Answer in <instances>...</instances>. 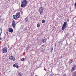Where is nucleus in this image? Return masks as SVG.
<instances>
[{
	"label": "nucleus",
	"instance_id": "nucleus-15",
	"mask_svg": "<svg viewBox=\"0 0 76 76\" xmlns=\"http://www.w3.org/2000/svg\"><path fill=\"white\" fill-rule=\"evenodd\" d=\"M75 66H74L73 67L72 69V71H73V72L74 71H75Z\"/></svg>",
	"mask_w": 76,
	"mask_h": 76
},
{
	"label": "nucleus",
	"instance_id": "nucleus-4",
	"mask_svg": "<svg viewBox=\"0 0 76 76\" xmlns=\"http://www.w3.org/2000/svg\"><path fill=\"white\" fill-rule=\"evenodd\" d=\"M9 58L10 60H12L13 61H15V58L14 57H13V56H10L9 57Z\"/></svg>",
	"mask_w": 76,
	"mask_h": 76
},
{
	"label": "nucleus",
	"instance_id": "nucleus-6",
	"mask_svg": "<svg viewBox=\"0 0 76 76\" xmlns=\"http://www.w3.org/2000/svg\"><path fill=\"white\" fill-rule=\"evenodd\" d=\"M3 51L4 54H5V53H6V52H7V48H3Z\"/></svg>",
	"mask_w": 76,
	"mask_h": 76
},
{
	"label": "nucleus",
	"instance_id": "nucleus-1",
	"mask_svg": "<svg viewBox=\"0 0 76 76\" xmlns=\"http://www.w3.org/2000/svg\"><path fill=\"white\" fill-rule=\"evenodd\" d=\"M28 4V1L26 0H23L21 4V7H25Z\"/></svg>",
	"mask_w": 76,
	"mask_h": 76
},
{
	"label": "nucleus",
	"instance_id": "nucleus-18",
	"mask_svg": "<svg viewBox=\"0 0 76 76\" xmlns=\"http://www.w3.org/2000/svg\"><path fill=\"white\" fill-rule=\"evenodd\" d=\"M37 26L38 28H39L40 27V24L39 23L37 25Z\"/></svg>",
	"mask_w": 76,
	"mask_h": 76
},
{
	"label": "nucleus",
	"instance_id": "nucleus-20",
	"mask_svg": "<svg viewBox=\"0 0 76 76\" xmlns=\"http://www.w3.org/2000/svg\"><path fill=\"white\" fill-rule=\"evenodd\" d=\"M42 23H45V21L44 20H43L42 21Z\"/></svg>",
	"mask_w": 76,
	"mask_h": 76
},
{
	"label": "nucleus",
	"instance_id": "nucleus-10",
	"mask_svg": "<svg viewBox=\"0 0 76 76\" xmlns=\"http://www.w3.org/2000/svg\"><path fill=\"white\" fill-rule=\"evenodd\" d=\"M17 16H16V15H14L13 16V18L14 19H17Z\"/></svg>",
	"mask_w": 76,
	"mask_h": 76
},
{
	"label": "nucleus",
	"instance_id": "nucleus-33",
	"mask_svg": "<svg viewBox=\"0 0 76 76\" xmlns=\"http://www.w3.org/2000/svg\"><path fill=\"white\" fill-rule=\"evenodd\" d=\"M1 22V18H0V22Z\"/></svg>",
	"mask_w": 76,
	"mask_h": 76
},
{
	"label": "nucleus",
	"instance_id": "nucleus-30",
	"mask_svg": "<svg viewBox=\"0 0 76 76\" xmlns=\"http://www.w3.org/2000/svg\"><path fill=\"white\" fill-rule=\"evenodd\" d=\"M44 45H42V47H44Z\"/></svg>",
	"mask_w": 76,
	"mask_h": 76
},
{
	"label": "nucleus",
	"instance_id": "nucleus-31",
	"mask_svg": "<svg viewBox=\"0 0 76 76\" xmlns=\"http://www.w3.org/2000/svg\"><path fill=\"white\" fill-rule=\"evenodd\" d=\"M2 39V38H1V37H0V40H1V39Z\"/></svg>",
	"mask_w": 76,
	"mask_h": 76
},
{
	"label": "nucleus",
	"instance_id": "nucleus-19",
	"mask_svg": "<svg viewBox=\"0 0 76 76\" xmlns=\"http://www.w3.org/2000/svg\"><path fill=\"white\" fill-rule=\"evenodd\" d=\"M24 59H25V58H23L21 59V61H23L24 60Z\"/></svg>",
	"mask_w": 76,
	"mask_h": 76
},
{
	"label": "nucleus",
	"instance_id": "nucleus-34",
	"mask_svg": "<svg viewBox=\"0 0 76 76\" xmlns=\"http://www.w3.org/2000/svg\"><path fill=\"white\" fill-rule=\"evenodd\" d=\"M55 47H56V44L55 45Z\"/></svg>",
	"mask_w": 76,
	"mask_h": 76
},
{
	"label": "nucleus",
	"instance_id": "nucleus-16",
	"mask_svg": "<svg viewBox=\"0 0 76 76\" xmlns=\"http://www.w3.org/2000/svg\"><path fill=\"white\" fill-rule=\"evenodd\" d=\"M1 33H2V29L1 28H0V35L1 34Z\"/></svg>",
	"mask_w": 76,
	"mask_h": 76
},
{
	"label": "nucleus",
	"instance_id": "nucleus-3",
	"mask_svg": "<svg viewBox=\"0 0 76 76\" xmlns=\"http://www.w3.org/2000/svg\"><path fill=\"white\" fill-rule=\"evenodd\" d=\"M12 25L13 28H15L16 27V24H15V21L14 20H13L12 23Z\"/></svg>",
	"mask_w": 76,
	"mask_h": 76
},
{
	"label": "nucleus",
	"instance_id": "nucleus-27",
	"mask_svg": "<svg viewBox=\"0 0 76 76\" xmlns=\"http://www.w3.org/2000/svg\"><path fill=\"white\" fill-rule=\"evenodd\" d=\"M61 42V41H59L58 42V43H59V44H60V43Z\"/></svg>",
	"mask_w": 76,
	"mask_h": 76
},
{
	"label": "nucleus",
	"instance_id": "nucleus-5",
	"mask_svg": "<svg viewBox=\"0 0 76 76\" xmlns=\"http://www.w3.org/2000/svg\"><path fill=\"white\" fill-rule=\"evenodd\" d=\"M13 67H16L17 69H18L19 68V66L18 65V64L17 63H15L13 65Z\"/></svg>",
	"mask_w": 76,
	"mask_h": 76
},
{
	"label": "nucleus",
	"instance_id": "nucleus-35",
	"mask_svg": "<svg viewBox=\"0 0 76 76\" xmlns=\"http://www.w3.org/2000/svg\"><path fill=\"white\" fill-rule=\"evenodd\" d=\"M62 58V57H60V58Z\"/></svg>",
	"mask_w": 76,
	"mask_h": 76
},
{
	"label": "nucleus",
	"instance_id": "nucleus-36",
	"mask_svg": "<svg viewBox=\"0 0 76 76\" xmlns=\"http://www.w3.org/2000/svg\"><path fill=\"white\" fill-rule=\"evenodd\" d=\"M63 44V43L62 42L61 44Z\"/></svg>",
	"mask_w": 76,
	"mask_h": 76
},
{
	"label": "nucleus",
	"instance_id": "nucleus-28",
	"mask_svg": "<svg viewBox=\"0 0 76 76\" xmlns=\"http://www.w3.org/2000/svg\"><path fill=\"white\" fill-rule=\"evenodd\" d=\"M67 22H69V19H67Z\"/></svg>",
	"mask_w": 76,
	"mask_h": 76
},
{
	"label": "nucleus",
	"instance_id": "nucleus-23",
	"mask_svg": "<svg viewBox=\"0 0 76 76\" xmlns=\"http://www.w3.org/2000/svg\"><path fill=\"white\" fill-rule=\"evenodd\" d=\"M44 51V49H41V52H43V51Z\"/></svg>",
	"mask_w": 76,
	"mask_h": 76
},
{
	"label": "nucleus",
	"instance_id": "nucleus-21",
	"mask_svg": "<svg viewBox=\"0 0 76 76\" xmlns=\"http://www.w3.org/2000/svg\"><path fill=\"white\" fill-rule=\"evenodd\" d=\"M26 49L27 50H29V46H28L27 47Z\"/></svg>",
	"mask_w": 76,
	"mask_h": 76
},
{
	"label": "nucleus",
	"instance_id": "nucleus-13",
	"mask_svg": "<svg viewBox=\"0 0 76 76\" xmlns=\"http://www.w3.org/2000/svg\"><path fill=\"white\" fill-rule=\"evenodd\" d=\"M46 42V39H42L43 43H44V42Z\"/></svg>",
	"mask_w": 76,
	"mask_h": 76
},
{
	"label": "nucleus",
	"instance_id": "nucleus-9",
	"mask_svg": "<svg viewBox=\"0 0 76 76\" xmlns=\"http://www.w3.org/2000/svg\"><path fill=\"white\" fill-rule=\"evenodd\" d=\"M28 20H29V18L28 17H26L25 19V22H28Z\"/></svg>",
	"mask_w": 76,
	"mask_h": 76
},
{
	"label": "nucleus",
	"instance_id": "nucleus-22",
	"mask_svg": "<svg viewBox=\"0 0 76 76\" xmlns=\"http://www.w3.org/2000/svg\"><path fill=\"white\" fill-rule=\"evenodd\" d=\"M74 7H75V9H76V2L75 4Z\"/></svg>",
	"mask_w": 76,
	"mask_h": 76
},
{
	"label": "nucleus",
	"instance_id": "nucleus-29",
	"mask_svg": "<svg viewBox=\"0 0 76 76\" xmlns=\"http://www.w3.org/2000/svg\"><path fill=\"white\" fill-rule=\"evenodd\" d=\"M25 30H26V28H24V31H25Z\"/></svg>",
	"mask_w": 76,
	"mask_h": 76
},
{
	"label": "nucleus",
	"instance_id": "nucleus-14",
	"mask_svg": "<svg viewBox=\"0 0 76 76\" xmlns=\"http://www.w3.org/2000/svg\"><path fill=\"white\" fill-rule=\"evenodd\" d=\"M66 25H67V22H65L64 23L63 26H66Z\"/></svg>",
	"mask_w": 76,
	"mask_h": 76
},
{
	"label": "nucleus",
	"instance_id": "nucleus-8",
	"mask_svg": "<svg viewBox=\"0 0 76 76\" xmlns=\"http://www.w3.org/2000/svg\"><path fill=\"white\" fill-rule=\"evenodd\" d=\"M8 31L10 32H12L13 31V29H12V28H10Z\"/></svg>",
	"mask_w": 76,
	"mask_h": 76
},
{
	"label": "nucleus",
	"instance_id": "nucleus-7",
	"mask_svg": "<svg viewBox=\"0 0 76 76\" xmlns=\"http://www.w3.org/2000/svg\"><path fill=\"white\" fill-rule=\"evenodd\" d=\"M16 15L17 17L18 18H19L20 17V12L17 13Z\"/></svg>",
	"mask_w": 76,
	"mask_h": 76
},
{
	"label": "nucleus",
	"instance_id": "nucleus-2",
	"mask_svg": "<svg viewBox=\"0 0 76 76\" xmlns=\"http://www.w3.org/2000/svg\"><path fill=\"white\" fill-rule=\"evenodd\" d=\"M44 7H40L39 8V12H40V15H42L43 13V10H44Z\"/></svg>",
	"mask_w": 76,
	"mask_h": 76
},
{
	"label": "nucleus",
	"instance_id": "nucleus-32",
	"mask_svg": "<svg viewBox=\"0 0 76 76\" xmlns=\"http://www.w3.org/2000/svg\"><path fill=\"white\" fill-rule=\"evenodd\" d=\"M50 76H53V75H52V74H51V75H50Z\"/></svg>",
	"mask_w": 76,
	"mask_h": 76
},
{
	"label": "nucleus",
	"instance_id": "nucleus-12",
	"mask_svg": "<svg viewBox=\"0 0 76 76\" xmlns=\"http://www.w3.org/2000/svg\"><path fill=\"white\" fill-rule=\"evenodd\" d=\"M72 76H76V71L72 73Z\"/></svg>",
	"mask_w": 76,
	"mask_h": 76
},
{
	"label": "nucleus",
	"instance_id": "nucleus-37",
	"mask_svg": "<svg viewBox=\"0 0 76 76\" xmlns=\"http://www.w3.org/2000/svg\"><path fill=\"white\" fill-rule=\"evenodd\" d=\"M35 76H37V75H35Z\"/></svg>",
	"mask_w": 76,
	"mask_h": 76
},
{
	"label": "nucleus",
	"instance_id": "nucleus-24",
	"mask_svg": "<svg viewBox=\"0 0 76 76\" xmlns=\"http://www.w3.org/2000/svg\"><path fill=\"white\" fill-rule=\"evenodd\" d=\"M21 75H22V73H21V72H20L19 74H18V75L19 76H21Z\"/></svg>",
	"mask_w": 76,
	"mask_h": 76
},
{
	"label": "nucleus",
	"instance_id": "nucleus-17",
	"mask_svg": "<svg viewBox=\"0 0 76 76\" xmlns=\"http://www.w3.org/2000/svg\"><path fill=\"white\" fill-rule=\"evenodd\" d=\"M73 60L70 59L69 61V63H73Z\"/></svg>",
	"mask_w": 76,
	"mask_h": 76
},
{
	"label": "nucleus",
	"instance_id": "nucleus-11",
	"mask_svg": "<svg viewBox=\"0 0 76 76\" xmlns=\"http://www.w3.org/2000/svg\"><path fill=\"white\" fill-rule=\"evenodd\" d=\"M66 28V26H63L62 27V29L63 30V31H64V29Z\"/></svg>",
	"mask_w": 76,
	"mask_h": 76
},
{
	"label": "nucleus",
	"instance_id": "nucleus-25",
	"mask_svg": "<svg viewBox=\"0 0 76 76\" xmlns=\"http://www.w3.org/2000/svg\"><path fill=\"white\" fill-rule=\"evenodd\" d=\"M66 74H64L63 75V76H66Z\"/></svg>",
	"mask_w": 76,
	"mask_h": 76
},
{
	"label": "nucleus",
	"instance_id": "nucleus-26",
	"mask_svg": "<svg viewBox=\"0 0 76 76\" xmlns=\"http://www.w3.org/2000/svg\"><path fill=\"white\" fill-rule=\"evenodd\" d=\"M51 51H53V48H51Z\"/></svg>",
	"mask_w": 76,
	"mask_h": 76
}]
</instances>
